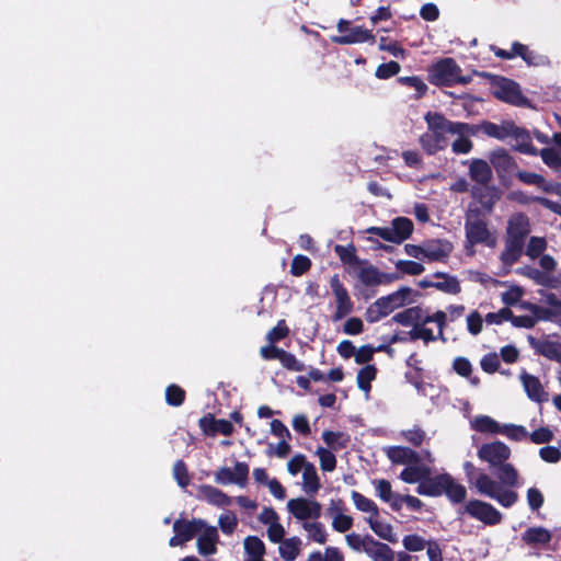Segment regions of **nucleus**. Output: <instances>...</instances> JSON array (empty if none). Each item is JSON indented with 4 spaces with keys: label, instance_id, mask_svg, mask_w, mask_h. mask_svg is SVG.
Instances as JSON below:
<instances>
[{
    "label": "nucleus",
    "instance_id": "nucleus-1",
    "mask_svg": "<svg viewBox=\"0 0 561 561\" xmlns=\"http://www.w3.org/2000/svg\"><path fill=\"white\" fill-rule=\"evenodd\" d=\"M466 242L468 251L477 244L494 245L495 241L488 228L485 214L479 207H469L465 217Z\"/></svg>",
    "mask_w": 561,
    "mask_h": 561
},
{
    "label": "nucleus",
    "instance_id": "nucleus-2",
    "mask_svg": "<svg viewBox=\"0 0 561 561\" xmlns=\"http://www.w3.org/2000/svg\"><path fill=\"white\" fill-rule=\"evenodd\" d=\"M474 485L480 494L495 500L504 507L513 506L518 500L517 492L503 488L501 483L491 479L486 473H479Z\"/></svg>",
    "mask_w": 561,
    "mask_h": 561
},
{
    "label": "nucleus",
    "instance_id": "nucleus-3",
    "mask_svg": "<svg viewBox=\"0 0 561 561\" xmlns=\"http://www.w3.org/2000/svg\"><path fill=\"white\" fill-rule=\"evenodd\" d=\"M458 72H462V70L456 60L451 57H445L427 68V80L435 87L450 88L454 87V79Z\"/></svg>",
    "mask_w": 561,
    "mask_h": 561
},
{
    "label": "nucleus",
    "instance_id": "nucleus-4",
    "mask_svg": "<svg viewBox=\"0 0 561 561\" xmlns=\"http://www.w3.org/2000/svg\"><path fill=\"white\" fill-rule=\"evenodd\" d=\"M250 468L247 462L236 461L233 470L220 467L214 474L215 482L220 485L237 484L245 488L249 482Z\"/></svg>",
    "mask_w": 561,
    "mask_h": 561
},
{
    "label": "nucleus",
    "instance_id": "nucleus-5",
    "mask_svg": "<svg viewBox=\"0 0 561 561\" xmlns=\"http://www.w3.org/2000/svg\"><path fill=\"white\" fill-rule=\"evenodd\" d=\"M489 159L502 183L513 175L516 176V172L519 170L515 158L504 148L493 150Z\"/></svg>",
    "mask_w": 561,
    "mask_h": 561
},
{
    "label": "nucleus",
    "instance_id": "nucleus-6",
    "mask_svg": "<svg viewBox=\"0 0 561 561\" xmlns=\"http://www.w3.org/2000/svg\"><path fill=\"white\" fill-rule=\"evenodd\" d=\"M288 512L298 520H316L321 516L322 506L316 500L306 497L290 499L287 502Z\"/></svg>",
    "mask_w": 561,
    "mask_h": 561
},
{
    "label": "nucleus",
    "instance_id": "nucleus-7",
    "mask_svg": "<svg viewBox=\"0 0 561 561\" xmlns=\"http://www.w3.org/2000/svg\"><path fill=\"white\" fill-rule=\"evenodd\" d=\"M330 287L335 297L336 308L333 314V320L337 321L348 316L354 308V304L348 295L344 284L341 282L337 274L330 278Z\"/></svg>",
    "mask_w": 561,
    "mask_h": 561
},
{
    "label": "nucleus",
    "instance_id": "nucleus-8",
    "mask_svg": "<svg viewBox=\"0 0 561 561\" xmlns=\"http://www.w3.org/2000/svg\"><path fill=\"white\" fill-rule=\"evenodd\" d=\"M493 95L495 99L512 105H520L526 100L519 84L514 80L503 77L494 85Z\"/></svg>",
    "mask_w": 561,
    "mask_h": 561
},
{
    "label": "nucleus",
    "instance_id": "nucleus-9",
    "mask_svg": "<svg viewBox=\"0 0 561 561\" xmlns=\"http://www.w3.org/2000/svg\"><path fill=\"white\" fill-rule=\"evenodd\" d=\"M465 512L486 525L499 524L502 517L493 505L480 500L469 501L465 506Z\"/></svg>",
    "mask_w": 561,
    "mask_h": 561
},
{
    "label": "nucleus",
    "instance_id": "nucleus-10",
    "mask_svg": "<svg viewBox=\"0 0 561 561\" xmlns=\"http://www.w3.org/2000/svg\"><path fill=\"white\" fill-rule=\"evenodd\" d=\"M510 447L500 440L483 444L478 450V457L481 460L489 462L492 467L502 465L510 458Z\"/></svg>",
    "mask_w": 561,
    "mask_h": 561
},
{
    "label": "nucleus",
    "instance_id": "nucleus-11",
    "mask_svg": "<svg viewBox=\"0 0 561 561\" xmlns=\"http://www.w3.org/2000/svg\"><path fill=\"white\" fill-rule=\"evenodd\" d=\"M198 426L205 436L214 437L217 434L230 436L233 433V425L225 419H216L214 414L207 413L198 421Z\"/></svg>",
    "mask_w": 561,
    "mask_h": 561
},
{
    "label": "nucleus",
    "instance_id": "nucleus-12",
    "mask_svg": "<svg viewBox=\"0 0 561 561\" xmlns=\"http://www.w3.org/2000/svg\"><path fill=\"white\" fill-rule=\"evenodd\" d=\"M454 250L446 239H431L424 242V257L431 262H445Z\"/></svg>",
    "mask_w": 561,
    "mask_h": 561
},
{
    "label": "nucleus",
    "instance_id": "nucleus-13",
    "mask_svg": "<svg viewBox=\"0 0 561 561\" xmlns=\"http://www.w3.org/2000/svg\"><path fill=\"white\" fill-rule=\"evenodd\" d=\"M413 289L408 286H402L398 290L378 298L379 305L386 310V314H390L393 310L401 308L408 304H411L413 300L411 296L413 295Z\"/></svg>",
    "mask_w": 561,
    "mask_h": 561
},
{
    "label": "nucleus",
    "instance_id": "nucleus-14",
    "mask_svg": "<svg viewBox=\"0 0 561 561\" xmlns=\"http://www.w3.org/2000/svg\"><path fill=\"white\" fill-rule=\"evenodd\" d=\"M510 138H513L516 144L513 146L515 151L529 156H538V149L531 142V136L525 127L513 124Z\"/></svg>",
    "mask_w": 561,
    "mask_h": 561
},
{
    "label": "nucleus",
    "instance_id": "nucleus-15",
    "mask_svg": "<svg viewBox=\"0 0 561 561\" xmlns=\"http://www.w3.org/2000/svg\"><path fill=\"white\" fill-rule=\"evenodd\" d=\"M471 195L481 204L480 208L485 215L493 211L494 205L500 198L497 190L494 186H489V184L473 186Z\"/></svg>",
    "mask_w": 561,
    "mask_h": 561
},
{
    "label": "nucleus",
    "instance_id": "nucleus-16",
    "mask_svg": "<svg viewBox=\"0 0 561 561\" xmlns=\"http://www.w3.org/2000/svg\"><path fill=\"white\" fill-rule=\"evenodd\" d=\"M386 454L392 463L417 465L421 461L420 455L410 447L391 446Z\"/></svg>",
    "mask_w": 561,
    "mask_h": 561
},
{
    "label": "nucleus",
    "instance_id": "nucleus-17",
    "mask_svg": "<svg viewBox=\"0 0 561 561\" xmlns=\"http://www.w3.org/2000/svg\"><path fill=\"white\" fill-rule=\"evenodd\" d=\"M197 497L218 507H226L231 503L230 497L225 492L210 484L199 485L197 488Z\"/></svg>",
    "mask_w": 561,
    "mask_h": 561
},
{
    "label": "nucleus",
    "instance_id": "nucleus-18",
    "mask_svg": "<svg viewBox=\"0 0 561 561\" xmlns=\"http://www.w3.org/2000/svg\"><path fill=\"white\" fill-rule=\"evenodd\" d=\"M513 124L514 122L511 119H504L501 124H495L490 121H481V134L490 138L504 141L510 138Z\"/></svg>",
    "mask_w": 561,
    "mask_h": 561
},
{
    "label": "nucleus",
    "instance_id": "nucleus-19",
    "mask_svg": "<svg viewBox=\"0 0 561 561\" xmlns=\"http://www.w3.org/2000/svg\"><path fill=\"white\" fill-rule=\"evenodd\" d=\"M469 176L473 182L486 185L493 179L492 165L483 159H472L469 165Z\"/></svg>",
    "mask_w": 561,
    "mask_h": 561
},
{
    "label": "nucleus",
    "instance_id": "nucleus-20",
    "mask_svg": "<svg viewBox=\"0 0 561 561\" xmlns=\"http://www.w3.org/2000/svg\"><path fill=\"white\" fill-rule=\"evenodd\" d=\"M520 380L530 400L538 403L547 401L548 394L547 392H545L543 387L538 377L524 371L520 375Z\"/></svg>",
    "mask_w": 561,
    "mask_h": 561
},
{
    "label": "nucleus",
    "instance_id": "nucleus-21",
    "mask_svg": "<svg viewBox=\"0 0 561 561\" xmlns=\"http://www.w3.org/2000/svg\"><path fill=\"white\" fill-rule=\"evenodd\" d=\"M445 480L446 472L436 474L434 477L430 474L424 479V481H421L416 488V492L420 495L440 496L444 493Z\"/></svg>",
    "mask_w": 561,
    "mask_h": 561
},
{
    "label": "nucleus",
    "instance_id": "nucleus-22",
    "mask_svg": "<svg viewBox=\"0 0 561 561\" xmlns=\"http://www.w3.org/2000/svg\"><path fill=\"white\" fill-rule=\"evenodd\" d=\"M333 43L340 45H350L355 43H365L376 41L375 35L371 31L363 28L362 26L351 27L350 32L344 35L335 36L332 38Z\"/></svg>",
    "mask_w": 561,
    "mask_h": 561
},
{
    "label": "nucleus",
    "instance_id": "nucleus-23",
    "mask_svg": "<svg viewBox=\"0 0 561 561\" xmlns=\"http://www.w3.org/2000/svg\"><path fill=\"white\" fill-rule=\"evenodd\" d=\"M518 273L533 279L537 285L554 289L560 286V279L548 274L546 271L543 272L531 266H524L518 270Z\"/></svg>",
    "mask_w": 561,
    "mask_h": 561
},
{
    "label": "nucleus",
    "instance_id": "nucleus-24",
    "mask_svg": "<svg viewBox=\"0 0 561 561\" xmlns=\"http://www.w3.org/2000/svg\"><path fill=\"white\" fill-rule=\"evenodd\" d=\"M352 500L357 510L368 513L369 526H382L377 522L379 512L376 503L357 491H352Z\"/></svg>",
    "mask_w": 561,
    "mask_h": 561
},
{
    "label": "nucleus",
    "instance_id": "nucleus-25",
    "mask_svg": "<svg viewBox=\"0 0 561 561\" xmlns=\"http://www.w3.org/2000/svg\"><path fill=\"white\" fill-rule=\"evenodd\" d=\"M529 232V220L526 215L518 214L508 220L506 238L525 241Z\"/></svg>",
    "mask_w": 561,
    "mask_h": 561
},
{
    "label": "nucleus",
    "instance_id": "nucleus-26",
    "mask_svg": "<svg viewBox=\"0 0 561 561\" xmlns=\"http://www.w3.org/2000/svg\"><path fill=\"white\" fill-rule=\"evenodd\" d=\"M419 142L422 149L428 154L433 156L440 150H444L447 146V139L445 135L438 133L427 131L420 136Z\"/></svg>",
    "mask_w": 561,
    "mask_h": 561
},
{
    "label": "nucleus",
    "instance_id": "nucleus-27",
    "mask_svg": "<svg viewBox=\"0 0 561 561\" xmlns=\"http://www.w3.org/2000/svg\"><path fill=\"white\" fill-rule=\"evenodd\" d=\"M345 503L341 500H332L330 506L327 508V515L332 518L331 526H352L353 518L347 515Z\"/></svg>",
    "mask_w": 561,
    "mask_h": 561
},
{
    "label": "nucleus",
    "instance_id": "nucleus-28",
    "mask_svg": "<svg viewBox=\"0 0 561 561\" xmlns=\"http://www.w3.org/2000/svg\"><path fill=\"white\" fill-rule=\"evenodd\" d=\"M529 345L535 352L550 360H554L559 351L561 350V343L557 341L543 340L539 341L533 335H528Z\"/></svg>",
    "mask_w": 561,
    "mask_h": 561
},
{
    "label": "nucleus",
    "instance_id": "nucleus-29",
    "mask_svg": "<svg viewBox=\"0 0 561 561\" xmlns=\"http://www.w3.org/2000/svg\"><path fill=\"white\" fill-rule=\"evenodd\" d=\"M218 542L217 528H203L197 537V549L201 554L209 556L216 552Z\"/></svg>",
    "mask_w": 561,
    "mask_h": 561
},
{
    "label": "nucleus",
    "instance_id": "nucleus-30",
    "mask_svg": "<svg viewBox=\"0 0 561 561\" xmlns=\"http://www.w3.org/2000/svg\"><path fill=\"white\" fill-rule=\"evenodd\" d=\"M443 494L446 495L453 504H460L467 497V490L462 484L456 482L449 473H446Z\"/></svg>",
    "mask_w": 561,
    "mask_h": 561
},
{
    "label": "nucleus",
    "instance_id": "nucleus-31",
    "mask_svg": "<svg viewBox=\"0 0 561 561\" xmlns=\"http://www.w3.org/2000/svg\"><path fill=\"white\" fill-rule=\"evenodd\" d=\"M525 245V241L506 238L504 251L501 254V261L505 265H513L516 263Z\"/></svg>",
    "mask_w": 561,
    "mask_h": 561
},
{
    "label": "nucleus",
    "instance_id": "nucleus-32",
    "mask_svg": "<svg viewBox=\"0 0 561 561\" xmlns=\"http://www.w3.org/2000/svg\"><path fill=\"white\" fill-rule=\"evenodd\" d=\"M392 232L394 238L397 239V244L402 243L407 239H409L414 229V225L410 218L407 217H396L392 222Z\"/></svg>",
    "mask_w": 561,
    "mask_h": 561
},
{
    "label": "nucleus",
    "instance_id": "nucleus-33",
    "mask_svg": "<svg viewBox=\"0 0 561 561\" xmlns=\"http://www.w3.org/2000/svg\"><path fill=\"white\" fill-rule=\"evenodd\" d=\"M423 319V310L421 307L415 306L408 308L401 312L396 313L392 317V321L399 323L404 327L414 325L415 323L421 322Z\"/></svg>",
    "mask_w": 561,
    "mask_h": 561
},
{
    "label": "nucleus",
    "instance_id": "nucleus-34",
    "mask_svg": "<svg viewBox=\"0 0 561 561\" xmlns=\"http://www.w3.org/2000/svg\"><path fill=\"white\" fill-rule=\"evenodd\" d=\"M435 278H443V282H435V288L446 294L457 295L461 291V286L456 276L445 272L434 273Z\"/></svg>",
    "mask_w": 561,
    "mask_h": 561
},
{
    "label": "nucleus",
    "instance_id": "nucleus-35",
    "mask_svg": "<svg viewBox=\"0 0 561 561\" xmlns=\"http://www.w3.org/2000/svg\"><path fill=\"white\" fill-rule=\"evenodd\" d=\"M431 474V469L427 466H409L404 468L401 473L400 478L405 483H421V481H424L427 476Z\"/></svg>",
    "mask_w": 561,
    "mask_h": 561
},
{
    "label": "nucleus",
    "instance_id": "nucleus-36",
    "mask_svg": "<svg viewBox=\"0 0 561 561\" xmlns=\"http://www.w3.org/2000/svg\"><path fill=\"white\" fill-rule=\"evenodd\" d=\"M322 439L333 450L344 449L348 446L351 437L344 432L324 431Z\"/></svg>",
    "mask_w": 561,
    "mask_h": 561
},
{
    "label": "nucleus",
    "instance_id": "nucleus-37",
    "mask_svg": "<svg viewBox=\"0 0 561 561\" xmlns=\"http://www.w3.org/2000/svg\"><path fill=\"white\" fill-rule=\"evenodd\" d=\"M425 121L430 131L438 133L440 135L449 133L451 121H448L443 114L437 112H427L425 115Z\"/></svg>",
    "mask_w": 561,
    "mask_h": 561
},
{
    "label": "nucleus",
    "instance_id": "nucleus-38",
    "mask_svg": "<svg viewBox=\"0 0 561 561\" xmlns=\"http://www.w3.org/2000/svg\"><path fill=\"white\" fill-rule=\"evenodd\" d=\"M378 369L375 365L367 364L363 368H360L357 373L356 381L357 387L369 393L371 390V381H374L377 377Z\"/></svg>",
    "mask_w": 561,
    "mask_h": 561
},
{
    "label": "nucleus",
    "instance_id": "nucleus-39",
    "mask_svg": "<svg viewBox=\"0 0 561 561\" xmlns=\"http://www.w3.org/2000/svg\"><path fill=\"white\" fill-rule=\"evenodd\" d=\"M366 553L374 561H392L393 560L392 550L387 545L377 542L373 538H371L370 542H368Z\"/></svg>",
    "mask_w": 561,
    "mask_h": 561
},
{
    "label": "nucleus",
    "instance_id": "nucleus-40",
    "mask_svg": "<svg viewBox=\"0 0 561 561\" xmlns=\"http://www.w3.org/2000/svg\"><path fill=\"white\" fill-rule=\"evenodd\" d=\"M334 252L344 265L357 266L363 263V261L358 259L356 248L353 243L347 245L336 244Z\"/></svg>",
    "mask_w": 561,
    "mask_h": 561
},
{
    "label": "nucleus",
    "instance_id": "nucleus-41",
    "mask_svg": "<svg viewBox=\"0 0 561 561\" xmlns=\"http://www.w3.org/2000/svg\"><path fill=\"white\" fill-rule=\"evenodd\" d=\"M304 479V489L308 494H314L321 488L320 479L318 477L316 467L313 463L309 462L302 473Z\"/></svg>",
    "mask_w": 561,
    "mask_h": 561
},
{
    "label": "nucleus",
    "instance_id": "nucleus-42",
    "mask_svg": "<svg viewBox=\"0 0 561 561\" xmlns=\"http://www.w3.org/2000/svg\"><path fill=\"white\" fill-rule=\"evenodd\" d=\"M471 426L479 433L501 434L502 425L488 415L476 416Z\"/></svg>",
    "mask_w": 561,
    "mask_h": 561
},
{
    "label": "nucleus",
    "instance_id": "nucleus-43",
    "mask_svg": "<svg viewBox=\"0 0 561 561\" xmlns=\"http://www.w3.org/2000/svg\"><path fill=\"white\" fill-rule=\"evenodd\" d=\"M516 179L523 184L535 185L542 192H545V188L551 183V181H547L541 174L525 170H518V172H516Z\"/></svg>",
    "mask_w": 561,
    "mask_h": 561
},
{
    "label": "nucleus",
    "instance_id": "nucleus-44",
    "mask_svg": "<svg viewBox=\"0 0 561 561\" xmlns=\"http://www.w3.org/2000/svg\"><path fill=\"white\" fill-rule=\"evenodd\" d=\"M513 49L515 50V57H520L528 66H539L542 64V56L530 50L527 45L514 42Z\"/></svg>",
    "mask_w": 561,
    "mask_h": 561
},
{
    "label": "nucleus",
    "instance_id": "nucleus-45",
    "mask_svg": "<svg viewBox=\"0 0 561 561\" xmlns=\"http://www.w3.org/2000/svg\"><path fill=\"white\" fill-rule=\"evenodd\" d=\"M301 540L297 537L285 539L279 545V553L287 561H293L299 554Z\"/></svg>",
    "mask_w": 561,
    "mask_h": 561
},
{
    "label": "nucleus",
    "instance_id": "nucleus-46",
    "mask_svg": "<svg viewBox=\"0 0 561 561\" xmlns=\"http://www.w3.org/2000/svg\"><path fill=\"white\" fill-rule=\"evenodd\" d=\"M449 134L460 137L478 136L481 134V122L479 124H469L462 122H451Z\"/></svg>",
    "mask_w": 561,
    "mask_h": 561
},
{
    "label": "nucleus",
    "instance_id": "nucleus-47",
    "mask_svg": "<svg viewBox=\"0 0 561 561\" xmlns=\"http://www.w3.org/2000/svg\"><path fill=\"white\" fill-rule=\"evenodd\" d=\"M398 82L402 85L414 89L415 94L413 98L415 100L423 98L428 90L426 83L417 76L400 77L398 78Z\"/></svg>",
    "mask_w": 561,
    "mask_h": 561
},
{
    "label": "nucleus",
    "instance_id": "nucleus-48",
    "mask_svg": "<svg viewBox=\"0 0 561 561\" xmlns=\"http://www.w3.org/2000/svg\"><path fill=\"white\" fill-rule=\"evenodd\" d=\"M379 268L374 265L364 266L358 271L357 277L366 287H376L380 285L378 278Z\"/></svg>",
    "mask_w": 561,
    "mask_h": 561
},
{
    "label": "nucleus",
    "instance_id": "nucleus-49",
    "mask_svg": "<svg viewBox=\"0 0 561 561\" xmlns=\"http://www.w3.org/2000/svg\"><path fill=\"white\" fill-rule=\"evenodd\" d=\"M499 468V479L502 483L508 486H515L518 481V472L512 463L503 462L497 466Z\"/></svg>",
    "mask_w": 561,
    "mask_h": 561
},
{
    "label": "nucleus",
    "instance_id": "nucleus-50",
    "mask_svg": "<svg viewBox=\"0 0 561 561\" xmlns=\"http://www.w3.org/2000/svg\"><path fill=\"white\" fill-rule=\"evenodd\" d=\"M186 392L179 385H169L165 389V401L171 407H180L184 403Z\"/></svg>",
    "mask_w": 561,
    "mask_h": 561
},
{
    "label": "nucleus",
    "instance_id": "nucleus-51",
    "mask_svg": "<svg viewBox=\"0 0 561 561\" xmlns=\"http://www.w3.org/2000/svg\"><path fill=\"white\" fill-rule=\"evenodd\" d=\"M316 454L319 457L322 471L332 472L336 468V457L330 449L318 447Z\"/></svg>",
    "mask_w": 561,
    "mask_h": 561
},
{
    "label": "nucleus",
    "instance_id": "nucleus-52",
    "mask_svg": "<svg viewBox=\"0 0 561 561\" xmlns=\"http://www.w3.org/2000/svg\"><path fill=\"white\" fill-rule=\"evenodd\" d=\"M424 325L421 322L415 323L412 330L409 331L410 340H423L425 344L436 341L437 337L433 334V331Z\"/></svg>",
    "mask_w": 561,
    "mask_h": 561
},
{
    "label": "nucleus",
    "instance_id": "nucleus-53",
    "mask_svg": "<svg viewBox=\"0 0 561 561\" xmlns=\"http://www.w3.org/2000/svg\"><path fill=\"white\" fill-rule=\"evenodd\" d=\"M311 260L308 256L297 254L291 261L290 274L293 276H301L311 268Z\"/></svg>",
    "mask_w": 561,
    "mask_h": 561
},
{
    "label": "nucleus",
    "instance_id": "nucleus-54",
    "mask_svg": "<svg viewBox=\"0 0 561 561\" xmlns=\"http://www.w3.org/2000/svg\"><path fill=\"white\" fill-rule=\"evenodd\" d=\"M501 434L515 442H522L528 437L526 427L515 424L502 425Z\"/></svg>",
    "mask_w": 561,
    "mask_h": 561
},
{
    "label": "nucleus",
    "instance_id": "nucleus-55",
    "mask_svg": "<svg viewBox=\"0 0 561 561\" xmlns=\"http://www.w3.org/2000/svg\"><path fill=\"white\" fill-rule=\"evenodd\" d=\"M538 154L550 169L556 171L561 167V154L554 148H542Z\"/></svg>",
    "mask_w": 561,
    "mask_h": 561
},
{
    "label": "nucleus",
    "instance_id": "nucleus-56",
    "mask_svg": "<svg viewBox=\"0 0 561 561\" xmlns=\"http://www.w3.org/2000/svg\"><path fill=\"white\" fill-rule=\"evenodd\" d=\"M278 360L282 365L291 371H304L306 366L299 362L293 353L282 350Z\"/></svg>",
    "mask_w": 561,
    "mask_h": 561
},
{
    "label": "nucleus",
    "instance_id": "nucleus-57",
    "mask_svg": "<svg viewBox=\"0 0 561 561\" xmlns=\"http://www.w3.org/2000/svg\"><path fill=\"white\" fill-rule=\"evenodd\" d=\"M396 268L402 274L416 276L424 272V266L415 261L399 260L396 262Z\"/></svg>",
    "mask_w": 561,
    "mask_h": 561
},
{
    "label": "nucleus",
    "instance_id": "nucleus-58",
    "mask_svg": "<svg viewBox=\"0 0 561 561\" xmlns=\"http://www.w3.org/2000/svg\"><path fill=\"white\" fill-rule=\"evenodd\" d=\"M289 334V328L286 324L285 320H279L277 324L271 329L266 334V340L271 344H275L282 340H284Z\"/></svg>",
    "mask_w": 561,
    "mask_h": 561
},
{
    "label": "nucleus",
    "instance_id": "nucleus-59",
    "mask_svg": "<svg viewBox=\"0 0 561 561\" xmlns=\"http://www.w3.org/2000/svg\"><path fill=\"white\" fill-rule=\"evenodd\" d=\"M173 477L178 484L182 488H186L190 484V474L186 463L180 459L173 466Z\"/></svg>",
    "mask_w": 561,
    "mask_h": 561
},
{
    "label": "nucleus",
    "instance_id": "nucleus-60",
    "mask_svg": "<svg viewBox=\"0 0 561 561\" xmlns=\"http://www.w3.org/2000/svg\"><path fill=\"white\" fill-rule=\"evenodd\" d=\"M401 70V66L397 61H388L379 65L376 69V77L378 79H389L397 76Z\"/></svg>",
    "mask_w": 561,
    "mask_h": 561
},
{
    "label": "nucleus",
    "instance_id": "nucleus-61",
    "mask_svg": "<svg viewBox=\"0 0 561 561\" xmlns=\"http://www.w3.org/2000/svg\"><path fill=\"white\" fill-rule=\"evenodd\" d=\"M524 539L530 543H545L549 541L550 534L546 528H528Z\"/></svg>",
    "mask_w": 561,
    "mask_h": 561
},
{
    "label": "nucleus",
    "instance_id": "nucleus-62",
    "mask_svg": "<svg viewBox=\"0 0 561 561\" xmlns=\"http://www.w3.org/2000/svg\"><path fill=\"white\" fill-rule=\"evenodd\" d=\"M547 242L543 238L531 237L526 248V255L531 259H536L542 254L546 250Z\"/></svg>",
    "mask_w": 561,
    "mask_h": 561
},
{
    "label": "nucleus",
    "instance_id": "nucleus-63",
    "mask_svg": "<svg viewBox=\"0 0 561 561\" xmlns=\"http://www.w3.org/2000/svg\"><path fill=\"white\" fill-rule=\"evenodd\" d=\"M401 435L407 442H409L414 447H420L426 437L425 431L422 430L420 426H415L412 430L403 431Z\"/></svg>",
    "mask_w": 561,
    "mask_h": 561
},
{
    "label": "nucleus",
    "instance_id": "nucleus-64",
    "mask_svg": "<svg viewBox=\"0 0 561 561\" xmlns=\"http://www.w3.org/2000/svg\"><path fill=\"white\" fill-rule=\"evenodd\" d=\"M378 299L373 302L365 312V319L369 323H376L387 317L386 310L379 305Z\"/></svg>",
    "mask_w": 561,
    "mask_h": 561
}]
</instances>
